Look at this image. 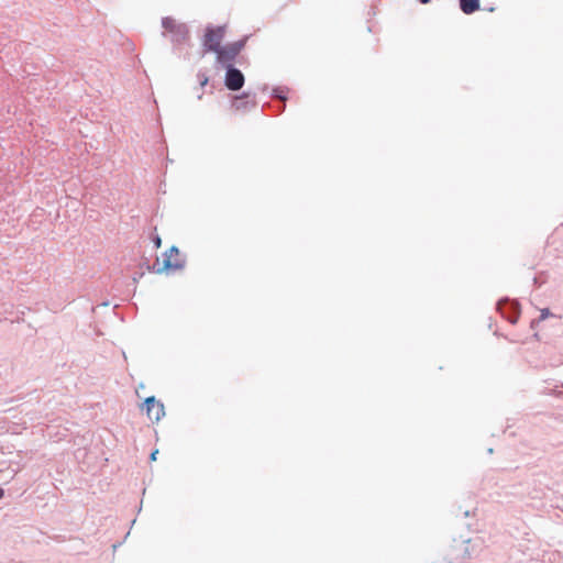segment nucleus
Masks as SVG:
<instances>
[{
	"mask_svg": "<svg viewBox=\"0 0 563 563\" xmlns=\"http://www.w3.org/2000/svg\"><path fill=\"white\" fill-rule=\"evenodd\" d=\"M162 27L164 29L163 36L168 35L175 48L190 41V29L184 22H179L172 16H164Z\"/></svg>",
	"mask_w": 563,
	"mask_h": 563,
	"instance_id": "f257e3e1",
	"label": "nucleus"
},
{
	"mask_svg": "<svg viewBox=\"0 0 563 563\" xmlns=\"http://www.w3.org/2000/svg\"><path fill=\"white\" fill-rule=\"evenodd\" d=\"M225 35V25L206 26V33L202 40V45L206 51L218 53L220 51L221 42Z\"/></svg>",
	"mask_w": 563,
	"mask_h": 563,
	"instance_id": "f03ea898",
	"label": "nucleus"
},
{
	"mask_svg": "<svg viewBox=\"0 0 563 563\" xmlns=\"http://www.w3.org/2000/svg\"><path fill=\"white\" fill-rule=\"evenodd\" d=\"M247 37L235 41L233 43L228 44L224 47H221L217 53V60L223 66L232 65L235 60L236 56L244 48Z\"/></svg>",
	"mask_w": 563,
	"mask_h": 563,
	"instance_id": "7ed1b4c3",
	"label": "nucleus"
},
{
	"mask_svg": "<svg viewBox=\"0 0 563 563\" xmlns=\"http://www.w3.org/2000/svg\"><path fill=\"white\" fill-rule=\"evenodd\" d=\"M227 68L224 85L229 90L238 91L244 85V75L233 65L224 66Z\"/></svg>",
	"mask_w": 563,
	"mask_h": 563,
	"instance_id": "20e7f679",
	"label": "nucleus"
},
{
	"mask_svg": "<svg viewBox=\"0 0 563 563\" xmlns=\"http://www.w3.org/2000/svg\"><path fill=\"white\" fill-rule=\"evenodd\" d=\"M498 310L510 323L515 324L519 316V306L517 302L508 299L500 300L497 305Z\"/></svg>",
	"mask_w": 563,
	"mask_h": 563,
	"instance_id": "39448f33",
	"label": "nucleus"
},
{
	"mask_svg": "<svg viewBox=\"0 0 563 563\" xmlns=\"http://www.w3.org/2000/svg\"><path fill=\"white\" fill-rule=\"evenodd\" d=\"M144 406L151 420L158 421L165 415L163 404L156 401L154 396L147 397L144 401Z\"/></svg>",
	"mask_w": 563,
	"mask_h": 563,
	"instance_id": "423d86ee",
	"label": "nucleus"
},
{
	"mask_svg": "<svg viewBox=\"0 0 563 563\" xmlns=\"http://www.w3.org/2000/svg\"><path fill=\"white\" fill-rule=\"evenodd\" d=\"M178 255H179L178 247L177 246H172L169 249L168 253H165L164 269H166V271H170V269L177 271V269L184 268L185 260L176 258L175 261H172L173 256L178 257Z\"/></svg>",
	"mask_w": 563,
	"mask_h": 563,
	"instance_id": "0eeeda50",
	"label": "nucleus"
},
{
	"mask_svg": "<svg viewBox=\"0 0 563 563\" xmlns=\"http://www.w3.org/2000/svg\"><path fill=\"white\" fill-rule=\"evenodd\" d=\"M460 9L465 14H472L479 9V0H459Z\"/></svg>",
	"mask_w": 563,
	"mask_h": 563,
	"instance_id": "6e6552de",
	"label": "nucleus"
},
{
	"mask_svg": "<svg viewBox=\"0 0 563 563\" xmlns=\"http://www.w3.org/2000/svg\"><path fill=\"white\" fill-rule=\"evenodd\" d=\"M481 551V545L477 547L472 543L471 540H467V545L464 549V558L465 559H472L473 556L477 555Z\"/></svg>",
	"mask_w": 563,
	"mask_h": 563,
	"instance_id": "1a4fd4ad",
	"label": "nucleus"
},
{
	"mask_svg": "<svg viewBox=\"0 0 563 563\" xmlns=\"http://www.w3.org/2000/svg\"><path fill=\"white\" fill-rule=\"evenodd\" d=\"M249 96H250L249 92H244L241 97H236L235 98V102L233 103V106L235 107L236 110H240V109L244 108L245 104L247 103V102H245V103L244 102H239V100H241L242 98H247Z\"/></svg>",
	"mask_w": 563,
	"mask_h": 563,
	"instance_id": "9d476101",
	"label": "nucleus"
},
{
	"mask_svg": "<svg viewBox=\"0 0 563 563\" xmlns=\"http://www.w3.org/2000/svg\"><path fill=\"white\" fill-rule=\"evenodd\" d=\"M273 97L278 98L282 101L286 100V97L284 95V90L282 88H275L273 91Z\"/></svg>",
	"mask_w": 563,
	"mask_h": 563,
	"instance_id": "9b49d317",
	"label": "nucleus"
},
{
	"mask_svg": "<svg viewBox=\"0 0 563 563\" xmlns=\"http://www.w3.org/2000/svg\"><path fill=\"white\" fill-rule=\"evenodd\" d=\"M197 77L201 87H205L208 84L209 79L205 73L199 71Z\"/></svg>",
	"mask_w": 563,
	"mask_h": 563,
	"instance_id": "f8f14e48",
	"label": "nucleus"
},
{
	"mask_svg": "<svg viewBox=\"0 0 563 563\" xmlns=\"http://www.w3.org/2000/svg\"><path fill=\"white\" fill-rule=\"evenodd\" d=\"M152 240H153V243H154L156 249L161 247L162 240H161L159 235H157V234L154 235Z\"/></svg>",
	"mask_w": 563,
	"mask_h": 563,
	"instance_id": "ddd939ff",
	"label": "nucleus"
},
{
	"mask_svg": "<svg viewBox=\"0 0 563 563\" xmlns=\"http://www.w3.org/2000/svg\"><path fill=\"white\" fill-rule=\"evenodd\" d=\"M549 314H550V310H549L548 308L542 309V310H541L540 319H541V320H544L545 318H548V317H549Z\"/></svg>",
	"mask_w": 563,
	"mask_h": 563,
	"instance_id": "4468645a",
	"label": "nucleus"
},
{
	"mask_svg": "<svg viewBox=\"0 0 563 563\" xmlns=\"http://www.w3.org/2000/svg\"><path fill=\"white\" fill-rule=\"evenodd\" d=\"M157 454H158V451H157V450L153 451V452L151 453V455H150L151 461H155V460H156V455H157Z\"/></svg>",
	"mask_w": 563,
	"mask_h": 563,
	"instance_id": "2eb2a0df",
	"label": "nucleus"
},
{
	"mask_svg": "<svg viewBox=\"0 0 563 563\" xmlns=\"http://www.w3.org/2000/svg\"><path fill=\"white\" fill-rule=\"evenodd\" d=\"M422 4L429 3L431 0H419Z\"/></svg>",
	"mask_w": 563,
	"mask_h": 563,
	"instance_id": "dca6fc26",
	"label": "nucleus"
},
{
	"mask_svg": "<svg viewBox=\"0 0 563 563\" xmlns=\"http://www.w3.org/2000/svg\"><path fill=\"white\" fill-rule=\"evenodd\" d=\"M4 495V490L0 487V498H2Z\"/></svg>",
	"mask_w": 563,
	"mask_h": 563,
	"instance_id": "f3484780",
	"label": "nucleus"
},
{
	"mask_svg": "<svg viewBox=\"0 0 563 563\" xmlns=\"http://www.w3.org/2000/svg\"><path fill=\"white\" fill-rule=\"evenodd\" d=\"M139 280V277H134L133 282L136 283Z\"/></svg>",
	"mask_w": 563,
	"mask_h": 563,
	"instance_id": "a211bd4d",
	"label": "nucleus"
},
{
	"mask_svg": "<svg viewBox=\"0 0 563 563\" xmlns=\"http://www.w3.org/2000/svg\"><path fill=\"white\" fill-rule=\"evenodd\" d=\"M139 280V277H134L133 282L136 283Z\"/></svg>",
	"mask_w": 563,
	"mask_h": 563,
	"instance_id": "6ab92c4d",
	"label": "nucleus"
}]
</instances>
